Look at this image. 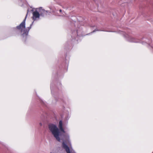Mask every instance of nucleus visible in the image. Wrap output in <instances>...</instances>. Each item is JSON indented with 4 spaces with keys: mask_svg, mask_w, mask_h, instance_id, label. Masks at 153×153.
Returning <instances> with one entry per match:
<instances>
[{
    "mask_svg": "<svg viewBox=\"0 0 153 153\" xmlns=\"http://www.w3.org/2000/svg\"><path fill=\"white\" fill-rule=\"evenodd\" d=\"M59 129L55 125L51 124L49 125V130L56 139L59 142L62 139V147L66 151L67 153H75L72 149H70L66 143L71 145V142L69 134L66 133L62 127V123L61 121L59 123Z\"/></svg>",
    "mask_w": 153,
    "mask_h": 153,
    "instance_id": "obj_1",
    "label": "nucleus"
},
{
    "mask_svg": "<svg viewBox=\"0 0 153 153\" xmlns=\"http://www.w3.org/2000/svg\"><path fill=\"white\" fill-rule=\"evenodd\" d=\"M28 12L29 10H27V14L22 22L19 25L13 28L14 29H17L19 30L21 32H23L21 34V37L22 40L25 43H26V42L27 36L28 35L29 32L31 28L33 22H32L30 24L29 27H25V21Z\"/></svg>",
    "mask_w": 153,
    "mask_h": 153,
    "instance_id": "obj_2",
    "label": "nucleus"
},
{
    "mask_svg": "<svg viewBox=\"0 0 153 153\" xmlns=\"http://www.w3.org/2000/svg\"><path fill=\"white\" fill-rule=\"evenodd\" d=\"M32 9L30 10L31 12L33 14V19L35 21L36 19L38 18V11H37L38 8H32V7H30Z\"/></svg>",
    "mask_w": 153,
    "mask_h": 153,
    "instance_id": "obj_3",
    "label": "nucleus"
},
{
    "mask_svg": "<svg viewBox=\"0 0 153 153\" xmlns=\"http://www.w3.org/2000/svg\"><path fill=\"white\" fill-rule=\"evenodd\" d=\"M48 12L45 10L42 7L39 8V17L40 16H44L47 15Z\"/></svg>",
    "mask_w": 153,
    "mask_h": 153,
    "instance_id": "obj_4",
    "label": "nucleus"
},
{
    "mask_svg": "<svg viewBox=\"0 0 153 153\" xmlns=\"http://www.w3.org/2000/svg\"><path fill=\"white\" fill-rule=\"evenodd\" d=\"M19 5L21 7H23L26 4L27 2L26 0H17Z\"/></svg>",
    "mask_w": 153,
    "mask_h": 153,
    "instance_id": "obj_5",
    "label": "nucleus"
},
{
    "mask_svg": "<svg viewBox=\"0 0 153 153\" xmlns=\"http://www.w3.org/2000/svg\"><path fill=\"white\" fill-rule=\"evenodd\" d=\"M129 41L133 42H137L135 40V39L132 37H129Z\"/></svg>",
    "mask_w": 153,
    "mask_h": 153,
    "instance_id": "obj_6",
    "label": "nucleus"
},
{
    "mask_svg": "<svg viewBox=\"0 0 153 153\" xmlns=\"http://www.w3.org/2000/svg\"><path fill=\"white\" fill-rule=\"evenodd\" d=\"M35 94L37 96V92H36V91H35Z\"/></svg>",
    "mask_w": 153,
    "mask_h": 153,
    "instance_id": "obj_7",
    "label": "nucleus"
},
{
    "mask_svg": "<svg viewBox=\"0 0 153 153\" xmlns=\"http://www.w3.org/2000/svg\"><path fill=\"white\" fill-rule=\"evenodd\" d=\"M62 11V10H59V12H61Z\"/></svg>",
    "mask_w": 153,
    "mask_h": 153,
    "instance_id": "obj_8",
    "label": "nucleus"
}]
</instances>
